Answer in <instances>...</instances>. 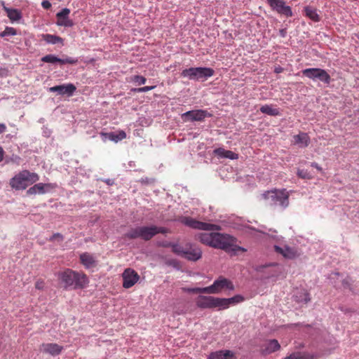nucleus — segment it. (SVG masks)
Here are the masks:
<instances>
[{"label":"nucleus","instance_id":"nucleus-7","mask_svg":"<svg viewBox=\"0 0 359 359\" xmlns=\"http://www.w3.org/2000/svg\"><path fill=\"white\" fill-rule=\"evenodd\" d=\"M180 221L183 224L195 229L208 231L220 230V226L217 224L200 222L190 217H182L180 218Z\"/></svg>","mask_w":359,"mask_h":359},{"label":"nucleus","instance_id":"nucleus-27","mask_svg":"<svg viewBox=\"0 0 359 359\" xmlns=\"http://www.w3.org/2000/svg\"><path fill=\"white\" fill-rule=\"evenodd\" d=\"M4 10L7 13V16L11 21H18L22 18L20 11L17 9L5 7Z\"/></svg>","mask_w":359,"mask_h":359},{"label":"nucleus","instance_id":"nucleus-42","mask_svg":"<svg viewBox=\"0 0 359 359\" xmlns=\"http://www.w3.org/2000/svg\"><path fill=\"white\" fill-rule=\"evenodd\" d=\"M227 150H225L223 148H217V149H215L213 152L215 155H217V156L220 157V158H224L225 156H226V152Z\"/></svg>","mask_w":359,"mask_h":359},{"label":"nucleus","instance_id":"nucleus-10","mask_svg":"<svg viewBox=\"0 0 359 359\" xmlns=\"http://www.w3.org/2000/svg\"><path fill=\"white\" fill-rule=\"evenodd\" d=\"M272 10L276 11L278 14L286 17H291L292 11L291 7L287 6L284 0H267Z\"/></svg>","mask_w":359,"mask_h":359},{"label":"nucleus","instance_id":"nucleus-46","mask_svg":"<svg viewBox=\"0 0 359 359\" xmlns=\"http://www.w3.org/2000/svg\"><path fill=\"white\" fill-rule=\"evenodd\" d=\"M44 281L41 279H39L35 283V287L38 290H43L44 287Z\"/></svg>","mask_w":359,"mask_h":359},{"label":"nucleus","instance_id":"nucleus-23","mask_svg":"<svg viewBox=\"0 0 359 359\" xmlns=\"http://www.w3.org/2000/svg\"><path fill=\"white\" fill-rule=\"evenodd\" d=\"M80 262L86 269L95 266V259L93 256L88 252L81 254Z\"/></svg>","mask_w":359,"mask_h":359},{"label":"nucleus","instance_id":"nucleus-16","mask_svg":"<svg viewBox=\"0 0 359 359\" xmlns=\"http://www.w3.org/2000/svg\"><path fill=\"white\" fill-rule=\"evenodd\" d=\"M76 90V86L72 83L55 86L49 89L50 92H57L59 95H67L68 96H72Z\"/></svg>","mask_w":359,"mask_h":359},{"label":"nucleus","instance_id":"nucleus-6","mask_svg":"<svg viewBox=\"0 0 359 359\" xmlns=\"http://www.w3.org/2000/svg\"><path fill=\"white\" fill-rule=\"evenodd\" d=\"M152 225L141 226L130 229L124 237L128 239L141 238L145 241H150L154 237Z\"/></svg>","mask_w":359,"mask_h":359},{"label":"nucleus","instance_id":"nucleus-37","mask_svg":"<svg viewBox=\"0 0 359 359\" xmlns=\"http://www.w3.org/2000/svg\"><path fill=\"white\" fill-rule=\"evenodd\" d=\"M153 232H154V236H156L158 233H167L169 232V230L167 228L165 227H158L155 225H152Z\"/></svg>","mask_w":359,"mask_h":359},{"label":"nucleus","instance_id":"nucleus-15","mask_svg":"<svg viewBox=\"0 0 359 359\" xmlns=\"http://www.w3.org/2000/svg\"><path fill=\"white\" fill-rule=\"evenodd\" d=\"M70 13V10L69 8H63L60 12L57 13L56 15L57 22V24L60 26H64L67 27H72L74 23L72 20H70L68 17Z\"/></svg>","mask_w":359,"mask_h":359},{"label":"nucleus","instance_id":"nucleus-28","mask_svg":"<svg viewBox=\"0 0 359 359\" xmlns=\"http://www.w3.org/2000/svg\"><path fill=\"white\" fill-rule=\"evenodd\" d=\"M42 39L47 42L48 43L56 44V43H62L63 39L55 35L46 34L42 35Z\"/></svg>","mask_w":359,"mask_h":359},{"label":"nucleus","instance_id":"nucleus-53","mask_svg":"<svg viewBox=\"0 0 359 359\" xmlns=\"http://www.w3.org/2000/svg\"><path fill=\"white\" fill-rule=\"evenodd\" d=\"M57 62H59L61 65L66 64L65 59L59 58V60Z\"/></svg>","mask_w":359,"mask_h":359},{"label":"nucleus","instance_id":"nucleus-54","mask_svg":"<svg viewBox=\"0 0 359 359\" xmlns=\"http://www.w3.org/2000/svg\"><path fill=\"white\" fill-rule=\"evenodd\" d=\"M281 70H282V69H281V68H280V69H276V72H281Z\"/></svg>","mask_w":359,"mask_h":359},{"label":"nucleus","instance_id":"nucleus-41","mask_svg":"<svg viewBox=\"0 0 359 359\" xmlns=\"http://www.w3.org/2000/svg\"><path fill=\"white\" fill-rule=\"evenodd\" d=\"M297 175L299 177L303 179H311L312 176L311 175L305 170H298Z\"/></svg>","mask_w":359,"mask_h":359},{"label":"nucleus","instance_id":"nucleus-17","mask_svg":"<svg viewBox=\"0 0 359 359\" xmlns=\"http://www.w3.org/2000/svg\"><path fill=\"white\" fill-rule=\"evenodd\" d=\"M41 351L53 356L58 355L63 350V346L55 343L42 344Z\"/></svg>","mask_w":359,"mask_h":359},{"label":"nucleus","instance_id":"nucleus-30","mask_svg":"<svg viewBox=\"0 0 359 359\" xmlns=\"http://www.w3.org/2000/svg\"><path fill=\"white\" fill-rule=\"evenodd\" d=\"M229 307L228 299L226 298L215 297L214 308H218L219 310L226 309Z\"/></svg>","mask_w":359,"mask_h":359},{"label":"nucleus","instance_id":"nucleus-25","mask_svg":"<svg viewBox=\"0 0 359 359\" xmlns=\"http://www.w3.org/2000/svg\"><path fill=\"white\" fill-rule=\"evenodd\" d=\"M304 13L306 17H308L314 22H319L320 20V16L318 14L317 10L314 8L310 6L305 7Z\"/></svg>","mask_w":359,"mask_h":359},{"label":"nucleus","instance_id":"nucleus-48","mask_svg":"<svg viewBox=\"0 0 359 359\" xmlns=\"http://www.w3.org/2000/svg\"><path fill=\"white\" fill-rule=\"evenodd\" d=\"M41 5L45 9H49L51 7V4L47 0L42 1Z\"/></svg>","mask_w":359,"mask_h":359},{"label":"nucleus","instance_id":"nucleus-2","mask_svg":"<svg viewBox=\"0 0 359 359\" xmlns=\"http://www.w3.org/2000/svg\"><path fill=\"white\" fill-rule=\"evenodd\" d=\"M58 278L64 288L67 289H83L89 283L88 276L83 272L67 269L58 275Z\"/></svg>","mask_w":359,"mask_h":359},{"label":"nucleus","instance_id":"nucleus-5","mask_svg":"<svg viewBox=\"0 0 359 359\" xmlns=\"http://www.w3.org/2000/svg\"><path fill=\"white\" fill-rule=\"evenodd\" d=\"M215 71L209 67H191L184 69L181 72L182 77H187L190 80L206 79L214 75Z\"/></svg>","mask_w":359,"mask_h":359},{"label":"nucleus","instance_id":"nucleus-8","mask_svg":"<svg viewBox=\"0 0 359 359\" xmlns=\"http://www.w3.org/2000/svg\"><path fill=\"white\" fill-rule=\"evenodd\" d=\"M304 76L312 80H319L326 84H329L331 81L330 74L323 69L320 68H308L302 70Z\"/></svg>","mask_w":359,"mask_h":359},{"label":"nucleus","instance_id":"nucleus-44","mask_svg":"<svg viewBox=\"0 0 359 359\" xmlns=\"http://www.w3.org/2000/svg\"><path fill=\"white\" fill-rule=\"evenodd\" d=\"M224 158L234 160L238 159V155L231 151L227 150Z\"/></svg>","mask_w":359,"mask_h":359},{"label":"nucleus","instance_id":"nucleus-51","mask_svg":"<svg viewBox=\"0 0 359 359\" xmlns=\"http://www.w3.org/2000/svg\"><path fill=\"white\" fill-rule=\"evenodd\" d=\"M6 130V126L4 123H0V134L4 133Z\"/></svg>","mask_w":359,"mask_h":359},{"label":"nucleus","instance_id":"nucleus-14","mask_svg":"<svg viewBox=\"0 0 359 359\" xmlns=\"http://www.w3.org/2000/svg\"><path fill=\"white\" fill-rule=\"evenodd\" d=\"M202 257V251L200 248L191 244L186 245V250L184 257L189 261H197Z\"/></svg>","mask_w":359,"mask_h":359},{"label":"nucleus","instance_id":"nucleus-11","mask_svg":"<svg viewBox=\"0 0 359 359\" xmlns=\"http://www.w3.org/2000/svg\"><path fill=\"white\" fill-rule=\"evenodd\" d=\"M123 287L128 289L133 287L140 279L138 273L132 269H126L123 274Z\"/></svg>","mask_w":359,"mask_h":359},{"label":"nucleus","instance_id":"nucleus-26","mask_svg":"<svg viewBox=\"0 0 359 359\" xmlns=\"http://www.w3.org/2000/svg\"><path fill=\"white\" fill-rule=\"evenodd\" d=\"M260 111L269 116H280V111L278 108H274L272 105L265 104L261 107Z\"/></svg>","mask_w":359,"mask_h":359},{"label":"nucleus","instance_id":"nucleus-29","mask_svg":"<svg viewBox=\"0 0 359 359\" xmlns=\"http://www.w3.org/2000/svg\"><path fill=\"white\" fill-rule=\"evenodd\" d=\"M284 359H313V355L306 352H294Z\"/></svg>","mask_w":359,"mask_h":359},{"label":"nucleus","instance_id":"nucleus-36","mask_svg":"<svg viewBox=\"0 0 359 359\" xmlns=\"http://www.w3.org/2000/svg\"><path fill=\"white\" fill-rule=\"evenodd\" d=\"M130 81L134 82L137 85H143L146 83L147 79L142 76L135 75L130 78Z\"/></svg>","mask_w":359,"mask_h":359},{"label":"nucleus","instance_id":"nucleus-12","mask_svg":"<svg viewBox=\"0 0 359 359\" xmlns=\"http://www.w3.org/2000/svg\"><path fill=\"white\" fill-rule=\"evenodd\" d=\"M212 115L206 110L196 109L185 112L182 114V117L187 118L191 121H202L206 117H210Z\"/></svg>","mask_w":359,"mask_h":359},{"label":"nucleus","instance_id":"nucleus-38","mask_svg":"<svg viewBox=\"0 0 359 359\" xmlns=\"http://www.w3.org/2000/svg\"><path fill=\"white\" fill-rule=\"evenodd\" d=\"M155 88H156L155 86H144V87H141V88H133V89H132V91L135 92V93H145V92L154 89Z\"/></svg>","mask_w":359,"mask_h":359},{"label":"nucleus","instance_id":"nucleus-18","mask_svg":"<svg viewBox=\"0 0 359 359\" xmlns=\"http://www.w3.org/2000/svg\"><path fill=\"white\" fill-rule=\"evenodd\" d=\"M215 301V297L200 295L196 299V304L201 309H214Z\"/></svg>","mask_w":359,"mask_h":359},{"label":"nucleus","instance_id":"nucleus-52","mask_svg":"<svg viewBox=\"0 0 359 359\" xmlns=\"http://www.w3.org/2000/svg\"><path fill=\"white\" fill-rule=\"evenodd\" d=\"M4 151L1 147H0V162H1L4 157Z\"/></svg>","mask_w":359,"mask_h":359},{"label":"nucleus","instance_id":"nucleus-32","mask_svg":"<svg viewBox=\"0 0 359 359\" xmlns=\"http://www.w3.org/2000/svg\"><path fill=\"white\" fill-rule=\"evenodd\" d=\"M21 161H22V158H20V156H19L16 154H13L11 156L7 157L6 158V163H11L15 164L17 165H20L21 163Z\"/></svg>","mask_w":359,"mask_h":359},{"label":"nucleus","instance_id":"nucleus-34","mask_svg":"<svg viewBox=\"0 0 359 359\" xmlns=\"http://www.w3.org/2000/svg\"><path fill=\"white\" fill-rule=\"evenodd\" d=\"M17 34V31L15 28L11 27H6L4 32L0 33L1 37H4L6 36H14Z\"/></svg>","mask_w":359,"mask_h":359},{"label":"nucleus","instance_id":"nucleus-19","mask_svg":"<svg viewBox=\"0 0 359 359\" xmlns=\"http://www.w3.org/2000/svg\"><path fill=\"white\" fill-rule=\"evenodd\" d=\"M54 187L51 184L38 183L27 191V195L43 194Z\"/></svg>","mask_w":359,"mask_h":359},{"label":"nucleus","instance_id":"nucleus-9","mask_svg":"<svg viewBox=\"0 0 359 359\" xmlns=\"http://www.w3.org/2000/svg\"><path fill=\"white\" fill-rule=\"evenodd\" d=\"M224 290H233L234 286L231 281L229 280L219 277L217 280H215L213 284L206 287L207 294H218Z\"/></svg>","mask_w":359,"mask_h":359},{"label":"nucleus","instance_id":"nucleus-3","mask_svg":"<svg viewBox=\"0 0 359 359\" xmlns=\"http://www.w3.org/2000/svg\"><path fill=\"white\" fill-rule=\"evenodd\" d=\"M39 180V176L36 173L23 170L10 180L9 184L15 190H25Z\"/></svg>","mask_w":359,"mask_h":359},{"label":"nucleus","instance_id":"nucleus-4","mask_svg":"<svg viewBox=\"0 0 359 359\" xmlns=\"http://www.w3.org/2000/svg\"><path fill=\"white\" fill-rule=\"evenodd\" d=\"M262 196L265 200L270 201L272 205H278L283 208H286L289 205L290 191L285 189L267 191Z\"/></svg>","mask_w":359,"mask_h":359},{"label":"nucleus","instance_id":"nucleus-31","mask_svg":"<svg viewBox=\"0 0 359 359\" xmlns=\"http://www.w3.org/2000/svg\"><path fill=\"white\" fill-rule=\"evenodd\" d=\"M168 245L172 247V251L174 253L184 257V254H185L186 247L184 248V247L181 246L180 245L172 244V243H170Z\"/></svg>","mask_w":359,"mask_h":359},{"label":"nucleus","instance_id":"nucleus-39","mask_svg":"<svg viewBox=\"0 0 359 359\" xmlns=\"http://www.w3.org/2000/svg\"><path fill=\"white\" fill-rule=\"evenodd\" d=\"M302 294V295H301L299 299L297 300L298 302H304L306 304L310 302L311 298L309 294L306 290H303Z\"/></svg>","mask_w":359,"mask_h":359},{"label":"nucleus","instance_id":"nucleus-13","mask_svg":"<svg viewBox=\"0 0 359 359\" xmlns=\"http://www.w3.org/2000/svg\"><path fill=\"white\" fill-rule=\"evenodd\" d=\"M274 249L277 253L281 255L287 259H294L299 257L300 255L299 252L296 248L290 247L288 245H284L283 247L275 245Z\"/></svg>","mask_w":359,"mask_h":359},{"label":"nucleus","instance_id":"nucleus-47","mask_svg":"<svg viewBox=\"0 0 359 359\" xmlns=\"http://www.w3.org/2000/svg\"><path fill=\"white\" fill-rule=\"evenodd\" d=\"M65 62L66 64L75 65L78 62V60L72 57H67Z\"/></svg>","mask_w":359,"mask_h":359},{"label":"nucleus","instance_id":"nucleus-35","mask_svg":"<svg viewBox=\"0 0 359 359\" xmlns=\"http://www.w3.org/2000/svg\"><path fill=\"white\" fill-rule=\"evenodd\" d=\"M59 60V57L54 55H46L41 58V61L47 63H55Z\"/></svg>","mask_w":359,"mask_h":359},{"label":"nucleus","instance_id":"nucleus-21","mask_svg":"<svg viewBox=\"0 0 359 359\" xmlns=\"http://www.w3.org/2000/svg\"><path fill=\"white\" fill-rule=\"evenodd\" d=\"M100 134L102 137L103 141H106V139L108 138L114 142H118L126 137V133L123 130H119L117 133L101 132Z\"/></svg>","mask_w":359,"mask_h":359},{"label":"nucleus","instance_id":"nucleus-49","mask_svg":"<svg viewBox=\"0 0 359 359\" xmlns=\"http://www.w3.org/2000/svg\"><path fill=\"white\" fill-rule=\"evenodd\" d=\"M279 34L281 37L285 38L287 35L286 29H281L279 30Z\"/></svg>","mask_w":359,"mask_h":359},{"label":"nucleus","instance_id":"nucleus-45","mask_svg":"<svg viewBox=\"0 0 359 359\" xmlns=\"http://www.w3.org/2000/svg\"><path fill=\"white\" fill-rule=\"evenodd\" d=\"M342 285L345 288L351 289L352 280L351 278L347 277L342 281Z\"/></svg>","mask_w":359,"mask_h":359},{"label":"nucleus","instance_id":"nucleus-40","mask_svg":"<svg viewBox=\"0 0 359 359\" xmlns=\"http://www.w3.org/2000/svg\"><path fill=\"white\" fill-rule=\"evenodd\" d=\"M206 290L205 287H193V288H187L184 289L188 292L191 293H207V292L205 290Z\"/></svg>","mask_w":359,"mask_h":359},{"label":"nucleus","instance_id":"nucleus-43","mask_svg":"<svg viewBox=\"0 0 359 359\" xmlns=\"http://www.w3.org/2000/svg\"><path fill=\"white\" fill-rule=\"evenodd\" d=\"M63 239L64 237L62 234H60V233H55L49 238V241H54L57 240L59 242H62Z\"/></svg>","mask_w":359,"mask_h":359},{"label":"nucleus","instance_id":"nucleus-33","mask_svg":"<svg viewBox=\"0 0 359 359\" xmlns=\"http://www.w3.org/2000/svg\"><path fill=\"white\" fill-rule=\"evenodd\" d=\"M229 306L235 305L244 301V297L241 294L235 295L233 297L227 298Z\"/></svg>","mask_w":359,"mask_h":359},{"label":"nucleus","instance_id":"nucleus-22","mask_svg":"<svg viewBox=\"0 0 359 359\" xmlns=\"http://www.w3.org/2000/svg\"><path fill=\"white\" fill-rule=\"evenodd\" d=\"M208 359H235V356L231 351H218L211 353Z\"/></svg>","mask_w":359,"mask_h":359},{"label":"nucleus","instance_id":"nucleus-20","mask_svg":"<svg viewBox=\"0 0 359 359\" xmlns=\"http://www.w3.org/2000/svg\"><path fill=\"white\" fill-rule=\"evenodd\" d=\"M280 345L276 339H271L268 341L262 348V353L263 355H269L278 351Z\"/></svg>","mask_w":359,"mask_h":359},{"label":"nucleus","instance_id":"nucleus-24","mask_svg":"<svg viewBox=\"0 0 359 359\" xmlns=\"http://www.w3.org/2000/svg\"><path fill=\"white\" fill-rule=\"evenodd\" d=\"M294 142L300 147H306L310 142V137L307 133H302L293 137Z\"/></svg>","mask_w":359,"mask_h":359},{"label":"nucleus","instance_id":"nucleus-50","mask_svg":"<svg viewBox=\"0 0 359 359\" xmlns=\"http://www.w3.org/2000/svg\"><path fill=\"white\" fill-rule=\"evenodd\" d=\"M311 166L316 168L318 171L323 172L322 168L320 166H319L317 163H315V162L312 163Z\"/></svg>","mask_w":359,"mask_h":359},{"label":"nucleus","instance_id":"nucleus-1","mask_svg":"<svg viewBox=\"0 0 359 359\" xmlns=\"http://www.w3.org/2000/svg\"><path fill=\"white\" fill-rule=\"evenodd\" d=\"M196 238L203 244L227 252L236 253L238 251H246L243 248L236 245V239L228 234L217 232L201 233L196 235Z\"/></svg>","mask_w":359,"mask_h":359}]
</instances>
